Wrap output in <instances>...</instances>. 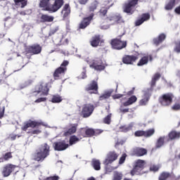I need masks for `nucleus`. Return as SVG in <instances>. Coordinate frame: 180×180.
<instances>
[{"instance_id":"1","label":"nucleus","mask_w":180,"mask_h":180,"mask_svg":"<svg viewBox=\"0 0 180 180\" xmlns=\"http://www.w3.org/2000/svg\"><path fill=\"white\" fill-rule=\"evenodd\" d=\"M51 0H40L39 6L42 11H46L50 13H54L64 5V0H55L53 4L51 6Z\"/></svg>"},{"instance_id":"2","label":"nucleus","mask_w":180,"mask_h":180,"mask_svg":"<svg viewBox=\"0 0 180 180\" xmlns=\"http://www.w3.org/2000/svg\"><path fill=\"white\" fill-rule=\"evenodd\" d=\"M49 155H50V146L45 143L41 145V147L35 151L33 160L37 161V162H43Z\"/></svg>"},{"instance_id":"3","label":"nucleus","mask_w":180,"mask_h":180,"mask_svg":"<svg viewBox=\"0 0 180 180\" xmlns=\"http://www.w3.org/2000/svg\"><path fill=\"white\" fill-rule=\"evenodd\" d=\"M122 36H118V38H114L110 40V44L113 50H123L127 47V41H122Z\"/></svg>"},{"instance_id":"4","label":"nucleus","mask_w":180,"mask_h":180,"mask_svg":"<svg viewBox=\"0 0 180 180\" xmlns=\"http://www.w3.org/2000/svg\"><path fill=\"white\" fill-rule=\"evenodd\" d=\"M137 5H139V0H128L127 2L124 3L123 5V12L128 13V15H133Z\"/></svg>"},{"instance_id":"5","label":"nucleus","mask_w":180,"mask_h":180,"mask_svg":"<svg viewBox=\"0 0 180 180\" xmlns=\"http://www.w3.org/2000/svg\"><path fill=\"white\" fill-rule=\"evenodd\" d=\"M90 68H94L96 71H103L106 66L103 63V58L102 56L95 58L92 63L89 65Z\"/></svg>"},{"instance_id":"6","label":"nucleus","mask_w":180,"mask_h":180,"mask_svg":"<svg viewBox=\"0 0 180 180\" xmlns=\"http://www.w3.org/2000/svg\"><path fill=\"white\" fill-rule=\"evenodd\" d=\"M174 94L172 93H167L160 96L158 101L162 106H169L172 104Z\"/></svg>"},{"instance_id":"7","label":"nucleus","mask_w":180,"mask_h":180,"mask_svg":"<svg viewBox=\"0 0 180 180\" xmlns=\"http://www.w3.org/2000/svg\"><path fill=\"white\" fill-rule=\"evenodd\" d=\"M69 64L70 62H68V60H63V62L60 65V67L58 68L53 72V75L54 79H60V77L65 74V72H67V65H68Z\"/></svg>"},{"instance_id":"8","label":"nucleus","mask_w":180,"mask_h":180,"mask_svg":"<svg viewBox=\"0 0 180 180\" xmlns=\"http://www.w3.org/2000/svg\"><path fill=\"white\" fill-rule=\"evenodd\" d=\"M86 92H89L90 95H96L99 92V86L98 82L92 80L84 88Z\"/></svg>"},{"instance_id":"9","label":"nucleus","mask_w":180,"mask_h":180,"mask_svg":"<svg viewBox=\"0 0 180 180\" xmlns=\"http://www.w3.org/2000/svg\"><path fill=\"white\" fill-rule=\"evenodd\" d=\"M18 166L16 165H13L12 163H8L2 167L1 174L3 175L4 178H8L10 175L18 168Z\"/></svg>"},{"instance_id":"10","label":"nucleus","mask_w":180,"mask_h":180,"mask_svg":"<svg viewBox=\"0 0 180 180\" xmlns=\"http://www.w3.org/2000/svg\"><path fill=\"white\" fill-rule=\"evenodd\" d=\"M26 54H31L32 56H34L37 54H40L41 53V46L39 44H34L31 46H28L25 48Z\"/></svg>"},{"instance_id":"11","label":"nucleus","mask_w":180,"mask_h":180,"mask_svg":"<svg viewBox=\"0 0 180 180\" xmlns=\"http://www.w3.org/2000/svg\"><path fill=\"white\" fill-rule=\"evenodd\" d=\"M95 110V105L92 103L84 104L82 109V115L83 117H89Z\"/></svg>"},{"instance_id":"12","label":"nucleus","mask_w":180,"mask_h":180,"mask_svg":"<svg viewBox=\"0 0 180 180\" xmlns=\"http://www.w3.org/2000/svg\"><path fill=\"white\" fill-rule=\"evenodd\" d=\"M119 158V154L116 153V151H110L106 156V158L103 162L104 165H109L110 164H113L116 160Z\"/></svg>"},{"instance_id":"13","label":"nucleus","mask_w":180,"mask_h":180,"mask_svg":"<svg viewBox=\"0 0 180 180\" xmlns=\"http://www.w3.org/2000/svg\"><path fill=\"white\" fill-rule=\"evenodd\" d=\"M155 133V129L154 128L148 129L146 131L143 130H138L134 132L135 137H146L148 139V137H151Z\"/></svg>"},{"instance_id":"14","label":"nucleus","mask_w":180,"mask_h":180,"mask_svg":"<svg viewBox=\"0 0 180 180\" xmlns=\"http://www.w3.org/2000/svg\"><path fill=\"white\" fill-rule=\"evenodd\" d=\"M70 147L65 140L59 141L53 143V148L55 151H64Z\"/></svg>"},{"instance_id":"15","label":"nucleus","mask_w":180,"mask_h":180,"mask_svg":"<svg viewBox=\"0 0 180 180\" xmlns=\"http://www.w3.org/2000/svg\"><path fill=\"white\" fill-rule=\"evenodd\" d=\"M42 93V95H49V86L46 83H41L35 86V91L34 94H40Z\"/></svg>"},{"instance_id":"16","label":"nucleus","mask_w":180,"mask_h":180,"mask_svg":"<svg viewBox=\"0 0 180 180\" xmlns=\"http://www.w3.org/2000/svg\"><path fill=\"white\" fill-rule=\"evenodd\" d=\"M139 60V56H130V55H124L122 57V61L123 64H127V65H131L134 63H136Z\"/></svg>"},{"instance_id":"17","label":"nucleus","mask_w":180,"mask_h":180,"mask_svg":"<svg viewBox=\"0 0 180 180\" xmlns=\"http://www.w3.org/2000/svg\"><path fill=\"white\" fill-rule=\"evenodd\" d=\"M94 19V13H91L89 17L83 18L81 22L79 25V29H86L91 25V22Z\"/></svg>"},{"instance_id":"18","label":"nucleus","mask_w":180,"mask_h":180,"mask_svg":"<svg viewBox=\"0 0 180 180\" xmlns=\"http://www.w3.org/2000/svg\"><path fill=\"white\" fill-rule=\"evenodd\" d=\"M150 91H151V89H148L147 90L143 91L144 98L139 101V105L141 106H146L148 101H150V96H151Z\"/></svg>"},{"instance_id":"19","label":"nucleus","mask_w":180,"mask_h":180,"mask_svg":"<svg viewBox=\"0 0 180 180\" xmlns=\"http://www.w3.org/2000/svg\"><path fill=\"white\" fill-rule=\"evenodd\" d=\"M89 43L91 47H98L101 43H103V40L101 39V35L96 34L91 37Z\"/></svg>"},{"instance_id":"20","label":"nucleus","mask_w":180,"mask_h":180,"mask_svg":"<svg viewBox=\"0 0 180 180\" xmlns=\"http://www.w3.org/2000/svg\"><path fill=\"white\" fill-rule=\"evenodd\" d=\"M175 175L169 172H162L158 176V180L175 179Z\"/></svg>"},{"instance_id":"21","label":"nucleus","mask_w":180,"mask_h":180,"mask_svg":"<svg viewBox=\"0 0 180 180\" xmlns=\"http://www.w3.org/2000/svg\"><path fill=\"white\" fill-rule=\"evenodd\" d=\"M150 18H151V15H150V13H143L141 15V18L135 22V25L140 26L143 25L144 22H147V20H150Z\"/></svg>"},{"instance_id":"22","label":"nucleus","mask_w":180,"mask_h":180,"mask_svg":"<svg viewBox=\"0 0 180 180\" xmlns=\"http://www.w3.org/2000/svg\"><path fill=\"white\" fill-rule=\"evenodd\" d=\"M61 13L63 14V20H66V19H68V18H70V15L71 14V7H70V4H66L64 5Z\"/></svg>"},{"instance_id":"23","label":"nucleus","mask_w":180,"mask_h":180,"mask_svg":"<svg viewBox=\"0 0 180 180\" xmlns=\"http://www.w3.org/2000/svg\"><path fill=\"white\" fill-rule=\"evenodd\" d=\"M147 153V149L143 148H135L133 150V154L136 157H143V155H146Z\"/></svg>"},{"instance_id":"24","label":"nucleus","mask_w":180,"mask_h":180,"mask_svg":"<svg viewBox=\"0 0 180 180\" xmlns=\"http://www.w3.org/2000/svg\"><path fill=\"white\" fill-rule=\"evenodd\" d=\"M148 60H150V61H153V55H147L142 57L137 63L138 67H141L142 65L148 64Z\"/></svg>"},{"instance_id":"25","label":"nucleus","mask_w":180,"mask_h":180,"mask_svg":"<svg viewBox=\"0 0 180 180\" xmlns=\"http://www.w3.org/2000/svg\"><path fill=\"white\" fill-rule=\"evenodd\" d=\"M147 172H148L144 171V169L134 167L130 174L132 176H134V175H144V174H147Z\"/></svg>"},{"instance_id":"26","label":"nucleus","mask_w":180,"mask_h":180,"mask_svg":"<svg viewBox=\"0 0 180 180\" xmlns=\"http://www.w3.org/2000/svg\"><path fill=\"white\" fill-rule=\"evenodd\" d=\"M165 39H167V35L162 33L159 34L158 37L153 39V44L155 46H160V44H161V43H162Z\"/></svg>"},{"instance_id":"27","label":"nucleus","mask_w":180,"mask_h":180,"mask_svg":"<svg viewBox=\"0 0 180 180\" xmlns=\"http://www.w3.org/2000/svg\"><path fill=\"white\" fill-rule=\"evenodd\" d=\"M54 21V17L53 15H49L47 14H42L40 18L41 23L51 22Z\"/></svg>"},{"instance_id":"28","label":"nucleus","mask_w":180,"mask_h":180,"mask_svg":"<svg viewBox=\"0 0 180 180\" xmlns=\"http://www.w3.org/2000/svg\"><path fill=\"white\" fill-rule=\"evenodd\" d=\"M15 8H23L27 6V0H13Z\"/></svg>"},{"instance_id":"29","label":"nucleus","mask_w":180,"mask_h":180,"mask_svg":"<svg viewBox=\"0 0 180 180\" xmlns=\"http://www.w3.org/2000/svg\"><path fill=\"white\" fill-rule=\"evenodd\" d=\"M168 137L170 140H176L178 139H180V131H171L168 134Z\"/></svg>"},{"instance_id":"30","label":"nucleus","mask_w":180,"mask_h":180,"mask_svg":"<svg viewBox=\"0 0 180 180\" xmlns=\"http://www.w3.org/2000/svg\"><path fill=\"white\" fill-rule=\"evenodd\" d=\"M75 133H77V125L74 124L70 128H69L66 131H65L63 134L65 137H67Z\"/></svg>"},{"instance_id":"31","label":"nucleus","mask_w":180,"mask_h":180,"mask_svg":"<svg viewBox=\"0 0 180 180\" xmlns=\"http://www.w3.org/2000/svg\"><path fill=\"white\" fill-rule=\"evenodd\" d=\"M91 167L95 171H101V160L93 159L91 161Z\"/></svg>"},{"instance_id":"32","label":"nucleus","mask_w":180,"mask_h":180,"mask_svg":"<svg viewBox=\"0 0 180 180\" xmlns=\"http://www.w3.org/2000/svg\"><path fill=\"white\" fill-rule=\"evenodd\" d=\"M176 4V0H169L165 6V11H172Z\"/></svg>"},{"instance_id":"33","label":"nucleus","mask_w":180,"mask_h":180,"mask_svg":"<svg viewBox=\"0 0 180 180\" xmlns=\"http://www.w3.org/2000/svg\"><path fill=\"white\" fill-rule=\"evenodd\" d=\"M160 78H161V74H160V72H157L153 75L150 82L151 88H154V86H155V84H157V81H158Z\"/></svg>"},{"instance_id":"34","label":"nucleus","mask_w":180,"mask_h":180,"mask_svg":"<svg viewBox=\"0 0 180 180\" xmlns=\"http://www.w3.org/2000/svg\"><path fill=\"white\" fill-rule=\"evenodd\" d=\"M146 165H147V162H146V160L139 159L136 161L135 165L134 167L144 169L146 168Z\"/></svg>"},{"instance_id":"35","label":"nucleus","mask_w":180,"mask_h":180,"mask_svg":"<svg viewBox=\"0 0 180 180\" xmlns=\"http://www.w3.org/2000/svg\"><path fill=\"white\" fill-rule=\"evenodd\" d=\"M135 102H137V97L136 96H131L127 101L123 103V106H130V105H133Z\"/></svg>"},{"instance_id":"36","label":"nucleus","mask_w":180,"mask_h":180,"mask_svg":"<svg viewBox=\"0 0 180 180\" xmlns=\"http://www.w3.org/2000/svg\"><path fill=\"white\" fill-rule=\"evenodd\" d=\"M79 138H78L75 135H72L69 138V147L71 146H74V144H77V143H79Z\"/></svg>"},{"instance_id":"37","label":"nucleus","mask_w":180,"mask_h":180,"mask_svg":"<svg viewBox=\"0 0 180 180\" xmlns=\"http://www.w3.org/2000/svg\"><path fill=\"white\" fill-rule=\"evenodd\" d=\"M165 141V136H160L156 141L155 148H161L164 146Z\"/></svg>"},{"instance_id":"38","label":"nucleus","mask_w":180,"mask_h":180,"mask_svg":"<svg viewBox=\"0 0 180 180\" xmlns=\"http://www.w3.org/2000/svg\"><path fill=\"white\" fill-rule=\"evenodd\" d=\"M112 92L113 91H105L104 94L99 96V101H105V99H109V98L112 96Z\"/></svg>"},{"instance_id":"39","label":"nucleus","mask_w":180,"mask_h":180,"mask_svg":"<svg viewBox=\"0 0 180 180\" xmlns=\"http://www.w3.org/2000/svg\"><path fill=\"white\" fill-rule=\"evenodd\" d=\"M51 102H52V103H60V102H63V97L58 94L53 95Z\"/></svg>"},{"instance_id":"40","label":"nucleus","mask_w":180,"mask_h":180,"mask_svg":"<svg viewBox=\"0 0 180 180\" xmlns=\"http://www.w3.org/2000/svg\"><path fill=\"white\" fill-rule=\"evenodd\" d=\"M133 129V125H123L120 127V131H122V133H127V131H130Z\"/></svg>"},{"instance_id":"41","label":"nucleus","mask_w":180,"mask_h":180,"mask_svg":"<svg viewBox=\"0 0 180 180\" xmlns=\"http://www.w3.org/2000/svg\"><path fill=\"white\" fill-rule=\"evenodd\" d=\"M114 22L115 23H124L123 18L120 14H114Z\"/></svg>"},{"instance_id":"42","label":"nucleus","mask_w":180,"mask_h":180,"mask_svg":"<svg viewBox=\"0 0 180 180\" xmlns=\"http://www.w3.org/2000/svg\"><path fill=\"white\" fill-rule=\"evenodd\" d=\"M98 5H99V2H98L97 0H95L94 2H92L89 7V10L90 12H94L98 8Z\"/></svg>"},{"instance_id":"43","label":"nucleus","mask_w":180,"mask_h":180,"mask_svg":"<svg viewBox=\"0 0 180 180\" xmlns=\"http://www.w3.org/2000/svg\"><path fill=\"white\" fill-rule=\"evenodd\" d=\"M30 123L32 129H34L36 127H40V126H43V122H39L37 121L30 120Z\"/></svg>"},{"instance_id":"44","label":"nucleus","mask_w":180,"mask_h":180,"mask_svg":"<svg viewBox=\"0 0 180 180\" xmlns=\"http://www.w3.org/2000/svg\"><path fill=\"white\" fill-rule=\"evenodd\" d=\"M111 122H112V113H110L103 119V123H105V124H110Z\"/></svg>"},{"instance_id":"45","label":"nucleus","mask_w":180,"mask_h":180,"mask_svg":"<svg viewBox=\"0 0 180 180\" xmlns=\"http://www.w3.org/2000/svg\"><path fill=\"white\" fill-rule=\"evenodd\" d=\"M86 133V137H94V129L92 128H88L86 129L85 131Z\"/></svg>"},{"instance_id":"46","label":"nucleus","mask_w":180,"mask_h":180,"mask_svg":"<svg viewBox=\"0 0 180 180\" xmlns=\"http://www.w3.org/2000/svg\"><path fill=\"white\" fill-rule=\"evenodd\" d=\"M110 8V6L103 7L100 10V15L101 16H106V13H108V10Z\"/></svg>"},{"instance_id":"47","label":"nucleus","mask_w":180,"mask_h":180,"mask_svg":"<svg viewBox=\"0 0 180 180\" xmlns=\"http://www.w3.org/2000/svg\"><path fill=\"white\" fill-rule=\"evenodd\" d=\"M149 171H150V172H158V171H160V166L152 165L149 168Z\"/></svg>"},{"instance_id":"48","label":"nucleus","mask_w":180,"mask_h":180,"mask_svg":"<svg viewBox=\"0 0 180 180\" xmlns=\"http://www.w3.org/2000/svg\"><path fill=\"white\" fill-rule=\"evenodd\" d=\"M105 165V174H110L115 169L113 167L109 166V165Z\"/></svg>"},{"instance_id":"49","label":"nucleus","mask_w":180,"mask_h":180,"mask_svg":"<svg viewBox=\"0 0 180 180\" xmlns=\"http://www.w3.org/2000/svg\"><path fill=\"white\" fill-rule=\"evenodd\" d=\"M13 158V156L12 155L11 152L6 153L3 155V158H4V161H9L11 158Z\"/></svg>"},{"instance_id":"50","label":"nucleus","mask_w":180,"mask_h":180,"mask_svg":"<svg viewBox=\"0 0 180 180\" xmlns=\"http://www.w3.org/2000/svg\"><path fill=\"white\" fill-rule=\"evenodd\" d=\"M123 174L119 173V172H115L112 180H122Z\"/></svg>"},{"instance_id":"51","label":"nucleus","mask_w":180,"mask_h":180,"mask_svg":"<svg viewBox=\"0 0 180 180\" xmlns=\"http://www.w3.org/2000/svg\"><path fill=\"white\" fill-rule=\"evenodd\" d=\"M174 51H175V53H180V40L177 42H175V46L174 48Z\"/></svg>"},{"instance_id":"52","label":"nucleus","mask_w":180,"mask_h":180,"mask_svg":"<svg viewBox=\"0 0 180 180\" xmlns=\"http://www.w3.org/2000/svg\"><path fill=\"white\" fill-rule=\"evenodd\" d=\"M126 157H127V155L126 153L122 155L119 160L120 165H122V164H124V162L126 161Z\"/></svg>"},{"instance_id":"53","label":"nucleus","mask_w":180,"mask_h":180,"mask_svg":"<svg viewBox=\"0 0 180 180\" xmlns=\"http://www.w3.org/2000/svg\"><path fill=\"white\" fill-rule=\"evenodd\" d=\"M58 30H59L58 27H56L51 30L49 31V36L51 37V36L56 34V33H57V32H58Z\"/></svg>"},{"instance_id":"54","label":"nucleus","mask_w":180,"mask_h":180,"mask_svg":"<svg viewBox=\"0 0 180 180\" xmlns=\"http://www.w3.org/2000/svg\"><path fill=\"white\" fill-rule=\"evenodd\" d=\"M85 131H86V129L85 128L80 129L79 133V136L80 137H84V138L86 137V134Z\"/></svg>"},{"instance_id":"55","label":"nucleus","mask_w":180,"mask_h":180,"mask_svg":"<svg viewBox=\"0 0 180 180\" xmlns=\"http://www.w3.org/2000/svg\"><path fill=\"white\" fill-rule=\"evenodd\" d=\"M44 180H60V176L57 175L51 176L46 177Z\"/></svg>"},{"instance_id":"56","label":"nucleus","mask_w":180,"mask_h":180,"mask_svg":"<svg viewBox=\"0 0 180 180\" xmlns=\"http://www.w3.org/2000/svg\"><path fill=\"white\" fill-rule=\"evenodd\" d=\"M29 127H31L30 121L25 123L21 129H22V130H23V131H26V130H27V129H29Z\"/></svg>"},{"instance_id":"57","label":"nucleus","mask_w":180,"mask_h":180,"mask_svg":"<svg viewBox=\"0 0 180 180\" xmlns=\"http://www.w3.org/2000/svg\"><path fill=\"white\" fill-rule=\"evenodd\" d=\"M103 131L101 129H94V136H99Z\"/></svg>"},{"instance_id":"58","label":"nucleus","mask_w":180,"mask_h":180,"mask_svg":"<svg viewBox=\"0 0 180 180\" xmlns=\"http://www.w3.org/2000/svg\"><path fill=\"white\" fill-rule=\"evenodd\" d=\"M46 98L44 97H41L37 99L34 102L35 103H40V102H46Z\"/></svg>"},{"instance_id":"59","label":"nucleus","mask_w":180,"mask_h":180,"mask_svg":"<svg viewBox=\"0 0 180 180\" xmlns=\"http://www.w3.org/2000/svg\"><path fill=\"white\" fill-rule=\"evenodd\" d=\"M172 110H180V104L176 103L172 107Z\"/></svg>"},{"instance_id":"60","label":"nucleus","mask_w":180,"mask_h":180,"mask_svg":"<svg viewBox=\"0 0 180 180\" xmlns=\"http://www.w3.org/2000/svg\"><path fill=\"white\" fill-rule=\"evenodd\" d=\"M120 98H123V94H118L112 96V98L114 99H120Z\"/></svg>"},{"instance_id":"61","label":"nucleus","mask_w":180,"mask_h":180,"mask_svg":"<svg viewBox=\"0 0 180 180\" xmlns=\"http://www.w3.org/2000/svg\"><path fill=\"white\" fill-rule=\"evenodd\" d=\"M33 84V80L28 79L25 82V86H29L30 85H32Z\"/></svg>"},{"instance_id":"62","label":"nucleus","mask_w":180,"mask_h":180,"mask_svg":"<svg viewBox=\"0 0 180 180\" xmlns=\"http://www.w3.org/2000/svg\"><path fill=\"white\" fill-rule=\"evenodd\" d=\"M89 0H78V2L80 5H86Z\"/></svg>"},{"instance_id":"63","label":"nucleus","mask_w":180,"mask_h":180,"mask_svg":"<svg viewBox=\"0 0 180 180\" xmlns=\"http://www.w3.org/2000/svg\"><path fill=\"white\" fill-rule=\"evenodd\" d=\"M40 133H41L40 129H35L31 131V134H40Z\"/></svg>"},{"instance_id":"64","label":"nucleus","mask_w":180,"mask_h":180,"mask_svg":"<svg viewBox=\"0 0 180 180\" xmlns=\"http://www.w3.org/2000/svg\"><path fill=\"white\" fill-rule=\"evenodd\" d=\"M174 12L176 15H180V6L175 8Z\"/></svg>"}]
</instances>
